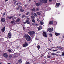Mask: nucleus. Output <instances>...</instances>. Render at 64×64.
Segmentation results:
<instances>
[{
	"label": "nucleus",
	"mask_w": 64,
	"mask_h": 64,
	"mask_svg": "<svg viewBox=\"0 0 64 64\" xmlns=\"http://www.w3.org/2000/svg\"><path fill=\"white\" fill-rule=\"evenodd\" d=\"M25 39L28 41H30L31 40V37L28 34H26L24 36Z\"/></svg>",
	"instance_id": "obj_1"
},
{
	"label": "nucleus",
	"mask_w": 64,
	"mask_h": 64,
	"mask_svg": "<svg viewBox=\"0 0 64 64\" xmlns=\"http://www.w3.org/2000/svg\"><path fill=\"white\" fill-rule=\"evenodd\" d=\"M28 33L31 37H33L34 36V34H35V32L33 31H31L29 32Z\"/></svg>",
	"instance_id": "obj_2"
},
{
	"label": "nucleus",
	"mask_w": 64,
	"mask_h": 64,
	"mask_svg": "<svg viewBox=\"0 0 64 64\" xmlns=\"http://www.w3.org/2000/svg\"><path fill=\"white\" fill-rule=\"evenodd\" d=\"M28 43L26 42H25V43L23 44L22 45L23 47H27L28 46Z\"/></svg>",
	"instance_id": "obj_3"
},
{
	"label": "nucleus",
	"mask_w": 64,
	"mask_h": 64,
	"mask_svg": "<svg viewBox=\"0 0 64 64\" xmlns=\"http://www.w3.org/2000/svg\"><path fill=\"white\" fill-rule=\"evenodd\" d=\"M3 56L5 58H8V55L7 53H4L3 54Z\"/></svg>",
	"instance_id": "obj_4"
},
{
	"label": "nucleus",
	"mask_w": 64,
	"mask_h": 64,
	"mask_svg": "<svg viewBox=\"0 0 64 64\" xmlns=\"http://www.w3.org/2000/svg\"><path fill=\"white\" fill-rule=\"evenodd\" d=\"M48 31H49L50 32H52V31H53V28H48Z\"/></svg>",
	"instance_id": "obj_5"
},
{
	"label": "nucleus",
	"mask_w": 64,
	"mask_h": 64,
	"mask_svg": "<svg viewBox=\"0 0 64 64\" xmlns=\"http://www.w3.org/2000/svg\"><path fill=\"white\" fill-rule=\"evenodd\" d=\"M43 36L44 37H47V34H46V32H43Z\"/></svg>",
	"instance_id": "obj_6"
},
{
	"label": "nucleus",
	"mask_w": 64,
	"mask_h": 64,
	"mask_svg": "<svg viewBox=\"0 0 64 64\" xmlns=\"http://www.w3.org/2000/svg\"><path fill=\"white\" fill-rule=\"evenodd\" d=\"M8 37L9 38H11V33L9 32L8 34Z\"/></svg>",
	"instance_id": "obj_7"
},
{
	"label": "nucleus",
	"mask_w": 64,
	"mask_h": 64,
	"mask_svg": "<svg viewBox=\"0 0 64 64\" xmlns=\"http://www.w3.org/2000/svg\"><path fill=\"white\" fill-rule=\"evenodd\" d=\"M38 31L40 30L41 29H42V26H39L37 28Z\"/></svg>",
	"instance_id": "obj_8"
},
{
	"label": "nucleus",
	"mask_w": 64,
	"mask_h": 64,
	"mask_svg": "<svg viewBox=\"0 0 64 64\" xmlns=\"http://www.w3.org/2000/svg\"><path fill=\"white\" fill-rule=\"evenodd\" d=\"M5 26H4V27L3 28H2L1 29V30L2 32H4L5 31Z\"/></svg>",
	"instance_id": "obj_9"
},
{
	"label": "nucleus",
	"mask_w": 64,
	"mask_h": 64,
	"mask_svg": "<svg viewBox=\"0 0 64 64\" xmlns=\"http://www.w3.org/2000/svg\"><path fill=\"white\" fill-rule=\"evenodd\" d=\"M20 18H18L17 19V20H16L15 21V22L16 23H17L18 22H19V21H20Z\"/></svg>",
	"instance_id": "obj_10"
},
{
	"label": "nucleus",
	"mask_w": 64,
	"mask_h": 64,
	"mask_svg": "<svg viewBox=\"0 0 64 64\" xmlns=\"http://www.w3.org/2000/svg\"><path fill=\"white\" fill-rule=\"evenodd\" d=\"M2 22H5V19L4 18H2L1 19Z\"/></svg>",
	"instance_id": "obj_11"
},
{
	"label": "nucleus",
	"mask_w": 64,
	"mask_h": 64,
	"mask_svg": "<svg viewBox=\"0 0 64 64\" xmlns=\"http://www.w3.org/2000/svg\"><path fill=\"white\" fill-rule=\"evenodd\" d=\"M53 23V22L52 21H50L48 22V24H50V25H51V24H52Z\"/></svg>",
	"instance_id": "obj_12"
},
{
	"label": "nucleus",
	"mask_w": 64,
	"mask_h": 64,
	"mask_svg": "<svg viewBox=\"0 0 64 64\" xmlns=\"http://www.w3.org/2000/svg\"><path fill=\"white\" fill-rule=\"evenodd\" d=\"M12 18V16H7L6 17V18H8L9 19H10Z\"/></svg>",
	"instance_id": "obj_13"
},
{
	"label": "nucleus",
	"mask_w": 64,
	"mask_h": 64,
	"mask_svg": "<svg viewBox=\"0 0 64 64\" xmlns=\"http://www.w3.org/2000/svg\"><path fill=\"white\" fill-rule=\"evenodd\" d=\"M22 60H20L18 61V63H22Z\"/></svg>",
	"instance_id": "obj_14"
},
{
	"label": "nucleus",
	"mask_w": 64,
	"mask_h": 64,
	"mask_svg": "<svg viewBox=\"0 0 64 64\" xmlns=\"http://www.w3.org/2000/svg\"><path fill=\"white\" fill-rule=\"evenodd\" d=\"M55 34L56 36H58V35H60V33H57L56 32L55 33Z\"/></svg>",
	"instance_id": "obj_15"
},
{
	"label": "nucleus",
	"mask_w": 64,
	"mask_h": 64,
	"mask_svg": "<svg viewBox=\"0 0 64 64\" xmlns=\"http://www.w3.org/2000/svg\"><path fill=\"white\" fill-rule=\"evenodd\" d=\"M43 3H47V0H43Z\"/></svg>",
	"instance_id": "obj_16"
},
{
	"label": "nucleus",
	"mask_w": 64,
	"mask_h": 64,
	"mask_svg": "<svg viewBox=\"0 0 64 64\" xmlns=\"http://www.w3.org/2000/svg\"><path fill=\"white\" fill-rule=\"evenodd\" d=\"M40 23L41 25H43L44 24V22H40Z\"/></svg>",
	"instance_id": "obj_17"
},
{
	"label": "nucleus",
	"mask_w": 64,
	"mask_h": 64,
	"mask_svg": "<svg viewBox=\"0 0 64 64\" xmlns=\"http://www.w3.org/2000/svg\"><path fill=\"white\" fill-rule=\"evenodd\" d=\"M26 22L27 24H30V22H29V20H26Z\"/></svg>",
	"instance_id": "obj_18"
},
{
	"label": "nucleus",
	"mask_w": 64,
	"mask_h": 64,
	"mask_svg": "<svg viewBox=\"0 0 64 64\" xmlns=\"http://www.w3.org/2000/svg\"><path fill=\"white\" fill-rule=\"evenodd\" d=\"M56 6L57 7H59V6L60 5V3H56Z\"/></svg>",
	"instance_id": "obj_19"
},
{
	"label": "nucleus",
	"mask_w": 64,
	"mask_h": 64,
	"mask_svg": "<svg viewBox=\"0 0 64 64\" xmlns=\"http://www.w3.org/2000/svg\"><path fill=\"white\" fill-rule=\"evenodd\" d=\"M15 20H13L11 22V23H12V24H15Z\"/></svg>",
	"instance_id": "obj_20"
},
{
	"label": "nucleus",
	"mask_w": 64,
	"mask_h": 64,
	"mask_svg": "<svg viewBox=\"0 0 64 64\" xmlns=\"http://www.w3.org/2000/svg\"><path fill=\"white\" fill-rule=\"evenodd\" d=\"M12 20H15V19H16V18L14 17V16H12Z\"/></svg>",
	"instance_id": "obj_21"
},
{
	"label": "nucleus",
	"mask_w": 64,
	"mask_h": 64,
	"mask_svg": "<svg viewBox=\"0 0 64 64\" xmlns=\"http://www.w3.org/2000/svg\"><path fill=\"white\" fill-rule=\"evenodd\" d=\"M32 20L33 23H35V20H34V19H32Z\"/></svg>",
	"instance_id": "obj_22"
},
{
	"label": "nucleus",
	"mask_w": 64,
	"mask_h": 64,
	"mask_svg": "<svg viewBox=\"0 0 64 64\" xmlns=\"http://www.w3.org/2000/svg\"><path fill=\"white\" fill-rule=\"evenodd\" d=\"M37 14L36 13H34V16H35L36 17H37Z\"/></svg>",
	"instance_id": "obj_23"
},
{
	"label": "nucleus",
	"mask_w": 64,
	"mask_h": 64,
	"mask_svg": "<svg viewBox=\"0 0 64 64\" xmlns=\"http://www.w3.org/2000/svg\"><path fill=\"white\" fill-rule=\"evenodd\" d=\"M24 10H22V9L20 10V11L21 12H24Z\"/></svg>",
	"instance_id": "obj_24"
},
{
	"label": "nucleus",
	"mask_w": 64,
	"mask_h": 64,
	"mask_svg": "<svg viewBox=\"0 0 64 64\" xmlns=\"http://www.w3.org/2000/svg\"><path fill=\"white\" fill-rule=\"evenodd\" d=\"M39 8H36V11H39Z\"/></svg>",
	"instance_id": "obj_25"
},
{
	"label": "nucleus",
	"mask_w": 64,
	"mask_h": 64,
	"mask_svg": "<svg viewBox=\"0 0 64 64\" xmlns=\"http://www.w3.org/2000/svg\"><path fill=\"white\" fill-rule=\"evenodd\" d=\"M31 18H32V19H34L35 16H31Z\"/></svg>",
	"instance_id": "obj_26"
},
{
	"label": "nucleus",
	"mask_w": 64,
	"mask_h": 64,
	"mask_svg": "<svg viewBox=\"0 0 64 64\" xmlns=\"http://www.w3.org/2000/svg\"><path fill=\"white\" fill-rule=\"evenodd\" d=\"M36 4L37 6H39V5H40L38 3H36Z\"/></svg>",
	"instance_id": "obj_27"
},
{
	"label": "nucleus",
	"mask_w": 64,
	"mask_h": 64,
	"mask_svg": "<svg viewBox=\"0 0 64 64\" xmlns=\"http://www.w3.org/2000/svg\"><path fill=\"white\" fill-rule=\"evenodd\" d=\"M32 10L33 11H34V12H35V11H36V10H35V8H33L32 9Z\"/></svg>",
	"instance_id": "obj_28"
},
{
	"label": "nucleus",
	"mask_w": 64,
	"mask_h": 64,
	"mask_svg": "<svg viewBox=\"0 0 64 64\" xmlns=\"http://www.w3.org/2000/svg\"><path fill=\"white\" fill-rule=\"evenodd\" d=\"M8 52H12V51L11 50H10V49H9L8 50Z\"/></svg>",
	"instance_id": "obj_29"
},
{
	"label": "nucleus",
	"mask_w": 64,
	"mask_h": 64,
	"mask_svg": "<svg viewBox=\"0 0 64 64\" xmlns=\"http://www.w3.org/2000/svg\"><path fill=\"white\" fill-rule=\"evenodd\" d=\"M37 47H38V49H40V46L39 45H38L37 46Z\"/></svg>",
	"instance_id": "obj_30"
},
{
	"label": "nucleus",
	"mask_w": 64,
	"mask_h": 64,
	"mask_svg": "<svg viewBox=\"0 0 64 64\" xmlns=\"http://www.w3.org/2000/svg\"><path fill=\"white\" fill-rule=\"evenodd\" d=\"M35 26H36V27H37V26H38L39 25V24H35Z\"/></svg>",
	"instance_id": "obj_31"
},
{
	"label": "nucleus",
	"mask_w": 64,
	"mask_h": 64,
	"mask_svg": "<svg viewBox=\"0 0 64 64\" xmlns=\"http://www.w3.org/2000/svg\"><path fill=\"white\" fill-rule=\"evenodd\" d=\"M37 14L38 15H40L41 14L40 12H37Z\"/></svg>",
	"instance_id": "obj_32"
},
{
	"label": "nucleus",
	"mask_w": 64,
	"mask_h": 64,
	"mask_svg": "<svg viewBox=\"0 0 64 64\" xmlns=\"http://www.w3.org/2000/svg\"><path fill=\"white\" fill-rule=\"evenodd\" d=\"M32 25H33V26H35V24L34 23H32Z\"/></svg>",
	"instance_id": "obj_33"
},
{
	"label": "nucleus",
	"mask_w": 64,
	"mask_h": 64,
	"mask_svg": "<svg viewBox=\"0 0 64 64\" xmlns=\"http://www.w3.org/2000/svg\"><path fill=\"white\" fill-rule=\"evenodd\" d=\"M40 2H41L42 3H43V0H40Z\"/></svg>",
	"instance_id": "obj_34"
},
{
	"label": "nucleus",
	"mask_w": 64,
	"mask_h": 64,
	"mask_svg": "<svg viewBox=\"0 0 64 64\" xmlns=\"http://www.w3.org/2000/svg\"><path fill=\"white\" fill-rule=\"evenodd\" d=\"M29 13H30V12H27L26 13V15H28L29 14Z\"/></svg>",
	"instance_id": "obj_35"
},
{
	"label": "nucleus",
	"mask_w": 64,
	"mask_h": 64,
	"mask_svg": "<svg viewBox=\"0 0 64 64\" xmlns=\"http://www.w3.org/2000/svg\"><path fill=\"white\" fill-rule=\"evenodd\" d=\"M24 17H25V15H22V18H24Z\"/></svg>",
	"instance_id": "obj_36"
},
{
	"label": "nucleus",
	"mask_w": 64,
	"mask_h": 64,
	"mask_svg": "<svg viewBox=\"0 0 64 64\" xmlns=\"http://www.w3.org/2000/svg\"><path fill=\"white\" fill-rule=\"evenodd\" d=\"M50 37H52V34H50Z\"/></svg>",
	"instance_id": "obj_37"
},
{
	"label": "nucleus",
	"mask_w": 64,
	"mask_h": 64,
	"mask_svg": "<svg viewBox=\"0 0 64 64\" xmlns=\"http://www.w3.org/2000/svg\"><path fill=\"white\" fill-rule=\"evenodd\" d=\"M37 21L38 22H39V21H40V20H39V19L38 18L37 19Z\"/></svg>",
	"instance_id": "obj_38"
},
{
	"label": "nucleus",
	"mask_w": 64,
	"mask_h": 64,
	"mask_svg": "<svg viewBox=\"0 0 64 64\" xmlns=\"http://www.w3.org/2000/svg\"><path fill=\"white\" fill-rule=\"evenodd\" d=\"M55 54L54 53H52V55L53 56V55H55Z\"/></svg>",
	"instance_id": "obj_39"
},
{
	"label": "nucleus",
	"mask_w": 64,
	"mask_h": 64,
	"mask_svg": "<svg viewBox=\"0 0 64 64\" xmlns=\"http://www.w3.org/2000/svg\"><path fill=\"white\" fill-rule=\"evenodd\" d=\"M5 14H6V12L4 13V14H3V17H4V16L5 15Z\"/></svg>",
	"instance_id": "obj_40"
},
{
	"label": "nucleus",
	"mask_w": 64,
	"mask_h": 64,
	"mask_svg": "<svg viewBox=\"0 0 64 64\" xmlns=\"http://www.w3.org/2000/svg\"><path fill=\"white\" fill-rule=\"evenodd\" d=\"M26 64H30V63H29V62H26Z\"/></svg>",
	"instance_id": "obj_41"
},
{
	"label": "nucleus",
	"mask_w": 64,
	"mask_h": 64,
	"mask_svg": "<svg viewBox=\"0 0 64 64\" xmlns=\"http://www.w3.org/2000/svg\"><path fill=\"white\" fill-rule=\"evenodd\" d=\"M39 5H42V4L41 3V2H40Z\"/></svg>",
	"instance_id": "obj_42"
},
{
	"label": "nucleus",
	"mask_w": 64,
	"mask_h": 64,
	"mask_svg": "<svg viewBox=\"0 0 64 64\" xmlns=\"http://www.w3.org/2000/svg\"><path fill=\"white\" fill-rule=\"evenodd\" d=\"M64 52H62V56H64Z\"/></svg>",
	"instance_id": "obj_43"
},
{
	"label": "nucleus",
	"mask_w": 64,
	"mask_h": 64,
	"mask_svg": "<svg viewBox=\"0 0 64 64\" xmlns=\"http://www.w3.org/2000/svg\"><path fill=\"white\" fill-rule=\"evenodd\" d=\"M56 48H58V49H59V48H60V47H59V46H57Z\"/></svg>",
	"instance_id": "obj_44"
},
{
	"label": "nucleus",
	"mask_w": 64,
	"mask_h": 64,
	"mask_svg": "<svg viewBox=\"0 0 64 64\" xmlns=\"http://www.w3.org/2000/svg\"><path fill=\"white\" fill-rule=\"evenodd\" d=\"M63 48H62H62L61 47H60V48H59L60 49H63Z\"/></svg>",
	"instance_id": "obj_45"
},
{
	"label": "nucleus",
	"mask_w": 64,
	"mask_h": 64,
	"mask_svg": "<svg viewBox=\"0 0 64 64\" xmlns=\"http://www.w3.org/2000/svg\"><path fill=\"white\" fill-rule=\"evenodd\" d=\"M9 57L10 58H11V57H12V56L10 55L9 56Z\"/></svg>",
	"instance_id": "obj_46"
},
{
	"label": "nucleus",
	"mask_w": 64,
	"mask_h": 64,
	"mask_svg": "<svg viewBox=\"0 0 64 64\" xmlns=\"http://www.w3.org/2000/svg\"><path fill=\"white\" fill-rule=\"evenodd\" d=\"M48 58H50L51 56H48Z\"/></svg>",
	"instance_id": "obj_47"
},
{
	"label": "nucleus",
	"mask_w": 64,
	"mask_h": 64,
	"mask_svg": "<svg viewBox=\"0 0 64 64\" xmlns=\"http://www.w3.org/2000/svg\"><path fill=\"white\" fill-rule=\"evenodd\" d=\"M26 22H24V24H26Z\"/></svg>",
	"instance_id": "obj_48"
},
{
	"label": "nucleus",
	"mask_w": 64,
	"mask_h": 64,
	"mask_svg": "<svg viewBox=\"0 0 64 64\" xmlns=\"http://www.w3.org/2000/svg\"><path fill=\"white\" fill-rule=\"evenodd\" d=\"M48 1L49 2H51V1H52V0H49Z\"/></svg>",
	"instance_id": "obj_49"
},
{
	"label": "nucleus",
	"mask_w": 64,
	"mask_h": 64,
	"mask_svg": "<svg viewBox=\"0 0 64 64\" xmlns=\"http://www.w3.org/2000/svg\"><path fill=\"white\" fill-rule=\"evenodd\" d=\"M57 50H52V51H57Z\"/></svg>",
	"instance_id": "obj_50"
},
{
	"label": "nucleus",
	"mask_w": 64,
	"mask_h": 64,
	"mask_svg": "<svg viewBox=\"0 0 64 64\" xmlns=\"http://www.w3.org/2000/svg\"><path fill=\"white\" fill-rule=\"evenodd\" d=\"M5 2H6L7 1H8V0H4Z\"/></svg>",
	"instance_id": "obj_51"
},
{
	"label": "nucleus",
	"mask_w": 64,
	"mask_h": 64,
	"mask_svg": "<svg viewBox=\"0 0 64 64\" xmlns=\"http://www.w3.org/2000/svg\"><path fill=\"white\" fill-rule=\"evenodd\" d=\"M18 10H19V7H18V8H17V9Z\"/></svg>",
	"instance_id": "obj_52"
},
{
	"label": "nucleus",
	"mask_w": 64,
	"mask_h": 64,
	"mask_svg": "<svg viewBox=\"0 0 64 64\" xmlns=\"http://www.w3.org/2000/svg\"><path fill=\"white\" fill-rule=\"evenodd\" d=\"M31 15H33V13L31 12Z\"/></svg>",
	"instance_id": "obj_53"
},
{
	"label": "nucleus",
	"mask_w": 64,
	"mask_h": 64,
	"mask_svg": "<svg viewBox=\"0 0 64 64\" xmlns=\"http://www.w3.org/2000/svg\"><path fill=\"white\" fill-rule=\"evenodd\" d=\"M23 28L24 29H24H25V27H23Z\"/></svg>",
	"instance_id": "obj_54"
},
{
	"label": "nucleus",
	"mask_w": 64,
	"mask_h": 64,
	"mask_svg": "<svg viewBox=\"0 0 64 64\" xmlns=\"http://www.w3.org/2000/svg\"><path fill=\"white\" fill-rule=\"evenodd\" d=\"M18 4H19L18 3H17L16 5H18Z\"/></svg>",
	"instance_id": "obj_55"
},
{
	"label": "nucleus",
	"mask_w": 64,
	"mask_h": 64,
	"mask_svg": "<svg viewBox=\"0 0 64 64\" xmlns=\"http://www.w3.org/2000/svg\"><path fill=\"white\" fill-rule=\"evenodd\" d=\"M36 40H38V39H37V38H36Z\"/></svg>",
	"instance_id": "obj_56"
},
{
	"label": "nucleus",
	"mask_w": 64,
	"mask_h": 64,
	"mask_svg": "<svg viewBox=\"0 0 64 64\" xmlns=\"http://www.w3.org/2000/svg\"><path fill=\"white\" fill-rule=\"evenodd\" d=\"M26 6H27V5H25V7H26Z\"/></svg>",
	"instance_id": "obj_57"
},
{
	"label": "nucleus",
	"mask_w": 64,
	"mask_h": 64,
	"mask_svg": "<svg viewBox=\"0 0 64 64\" xmlns=\"http://www.w3.org/2000/svg\"><path fill=\"white\" fill-rule=\"evenodd\" d=\"M29 19H30L29 18H28L27 19V20H29Z\"/></svg>",
	"instance_id": "obj_58"
},
{
	"label": "nucleus",
	"mask_w": 64,
	"mask_h": 64,
	"mask_svg": "<svg viewBox=\"0 0 64 64\" xmlns=\"http://www.w3.org/2000/svg\"><path fill=\"white\" fill-rule=\"evenodd\" d=\"M16 10H18V9H17V8H16Z\"/></svg>",
	"instance_id": "obj_59"
},
{
	"label": "nucleus",
	"mask_w": 64,
	"mask_h": 64,
	"mask_svg": "<svg viewBox=\"0 0 64 64\" xmlns=\"http://www.w3.org/2000/svg\"><path fill=\"white\" fill-rule=\"evenodd\" d=\"M42 56H40V57H42Z\"/></svg>",
	"instance_id": "obj_60"
},
{
	"label": "nucleus",
	"mask_w": 64,
	"mask_h": 64,
	"mask_svg": "<svg viewBox=\"0 0 64 64\" xmlns=\"http://www.w3.org/2000/svg\"><path fill=\"white\" fill-rule=\"evenodd\" d=\"M51 50V49L50 48L49 49V50Z\"/></svg>",
	"instance_id": "obj_61"
},
{
	"label": "nucleus",
	"mask_w": 64,
	"mask_h": 64,
	"mask_svg": "<svg viewBox=\"0 0 64 64\" xmlns=\"http://www.w3.org/2000/svg\"><path fill=\"white\" fill-rule=\"evenodd\" d=\"M19 15V16H21V14H20Z\"/></svg>",
	"instance_id": "obj_62"
},
{
	"label": "nucleus",
	"mask_w": 64,
	"mask_h": 64,
	"mask_svg": "<svg viewBox=\"0 0 64 64\" xmlns=\"http://www.w3.org/2000/svg\"><path fill=\"white\" fill-rule=\"evenodd\" d=\"M63 38H64V35L63 36Z\"/></svg>",
	"instance_id": "obj_63"
},
{
	"label": "nucleus",
	"mask_w": 64,
	"mask_h": 64,
	"mask_svg": "<svg viewBox=\"0 0 64 64\" xmlns=\"http://www.w3.org/2000/svg\"><path fill=\"white\" fill-rule=\"evenodd\" d=\"M8 64H11L10 63H8Z\"/></svg>",
	"instance_id": "obj_64"
}]
</instances>
